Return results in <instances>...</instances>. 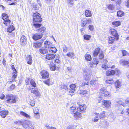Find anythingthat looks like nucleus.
<instances>
[{
	"instance_id": "nucleus-25",
	"label": "nucleus",
	"mask_w": 129,
	"mask_h": 129,
	"mask_svg": "<svg viewBox=\"0 0 129 129\" xmlns=\"http://www.w3.org/2000/svg\"><path fill=\"white\" fill-rule=\"evenodd\" d=\"M120 63L123 65H127L129 67V60L127 61L123 60H122L120 61Z\"/></svg>"
},
{
	"instance_id": "nucleus-12",
	"label": "nucleus",
	"mask_w": 129,
	"mask_h": 129,
	"mask_svg": "<svg viewBox=\"0 0 129 129\" xmlns=\"http://www.w3.org/2000/svg\"><path fill=\"white\" fill-rule=\"evenodd\" d=\"M44 46L46 48L49 49L52 46V44L50 42L46 41L44 43Z\"/></svg>"
},
{
	"instance_id": "nucleus-42",
	"label": "nucleus",
	"mask_w": 129,
	"mask_h": 129,
	"mask_svg": "<svg viewBox=\"0 0 129 129\" xmlns=\"http://www.w3.org/2000/svg\"><path fill=\"white\" fill-rule=\"evenodd\" d=\"M34 117L37 119H39L40 117V115L39 113L34 114Z\"/></svg>"
},
{
	"instance_id": "nucleus-31",
	"label": "nucleus",
	"mask_w": 129,
	"mask_h": 129,
	"mask_svg": "<svg viewBox=\"0 0 129 129\" xmlns=\"http://www.w3.org/2000/svg\"><path fill=\"white\" fill-rule=\"evenodd\" d=\"M115 38L114 37L109 36L108 37V43L110 44L113 43L114 41Z\"/></svg>"
},
{
	"instance_id": "nucleus-5",
	"label": "nucleus",
	"mask_w": 129,
	"mask_h": 129,
	"mask_svg": "<svg viewBox=\"0 0 129 129\" xmlns=\"http://www.w3.org/2000/svg\"><path fill=\"white\" fill-rule=\"evenodd\" d=\"M99 53H100L99 59H102L104 58V54L103 51L101 50L99 48H97L95 49L93 52V55L94 57L96 56Z\"/></svg>"
},
{
	"instance_id": "nucleus-59",
	"label": "nucleus",
	"mask_w": 129,
	"mask_h": 129,
	"mask_svg": "<svg viewBox=\"0 0 129 129\" xmlns=\"http://www.w3.org/2000/svg\"><path fill=\"white\" fill-rule=\"evenodd\" d=\"M117 103L119 104V105H121L124 106V104L121 101H118L117 102Z\"/></svg>"
},
{
	"instance_id": "nucleus-4",
	"label": "nucleus",
	"mask_w": 129,
	"mask_h": 129,
	"mask_svg": "<svg viewBox=\"0 0 129 129\" xmlns=\"http://www.w3.org/2000/svg\"><path fill=\"white\" fill-rule=\"evenodd\" d=\"M105 112L103 111L100 114L99 113H94L95 115V117L92 119V121L94 122H97L99 118L101 119L105 117Z\"/></svg>"
},
{
	"instance_id": "nucleus-46",
	"label": "nucleus",
	"mask_w": 129,
	"mask_h": 129,
	"mask_svg": "<svg viewBox=\"0 0 129 129\" xmlns=\"http://www.w3.org/2000/svg\"><path fill=\"white\" fill-rule=\"evenodd\" d=\"M31 84L34 87H36V84L35 81L33 79H31L30 82Z\"/></svg>"
},
{
	"instance_id": "nucleus-64",
	"label": "nucleus",
	"mask_w": 129,
	"mask_h": 129,
	"mask_svg": "<svg viewBox=\"0 0 129 129\" xmlns=\"http://www.w3.org/2000/svg\"><path fill=\"white\" fill-rule=\"evenodd\" d=\"M125 5L128 7L129 8V0H128L126 2Z\"/></svg>"
},
{
	"instance_id": "nucleus-7",
	"label": "nucleus",
	"mask_w": 129,
	"mask_h": 129,
	"mask_svg": "<svg viewBox=\"0 0 129 129\" xmlns=\"http://www.w3.org/2000/svg\"><path fill=\"white\" fill-rule=\"evenodd\" d=\"M86 108V105L85 104L79 105L77 106V110L80 112L85 111Z\"/></svg>"
},
{
	"instance_id": "nucleus-3",
	"label": "nucleus",
	"mask_w": 129,
	"mask_h": 129,
	"mask_svg": "<svg viewBox=\"0 0 129 129\" xmlns=\"http://www.w3.org/2000/svg\"><path fill=\"white\" fill-rule=\"evenodd\" d=\"M6 100L7 103H14L16 102V97L11 94H8L6 96Z\"/></svg>"
},
{
	"instance_id": "nucleus-2",
	"label": "nucleus",
	"mask_w": 129,
	"mask_h": 129,
	"mask_svg": "<svg viewBox=\"0 0 129 129\" xmlns=\"http://www.w3.org/2000/svg\"><path fill=\"white\" fill-rule=\"evenodd\" d=\"M77 106L76 105H73L70 109L71 114L76 119H78L81 116V114L77 110Z\"/></svg>"
},
{
	"instance_id": "nucleus-40",
	"label": "nucleus",
	"mask_w": 129,
	"mask_h": 129,
	"mask_svg": "<svg viewBox=\"0 0 129 129\" xmlns=\"http://www.w3.org/2000/svg\"><path fill=\"white\" fill-rule=\"evenodd\" d=\"M15 29V28L14 27L13 25H11L8 28V31L9 33H11Z\"/></svg>"
},
{
	"instance_id": "nucleus-44",
	"label": "nucleus",
	"mask_w": 129,
	"mask_h": 129,
	"mask_svg": "<svg viewBox=\"0 0 129 129\" xmlns=\"http://www.w3.org/2000/svg\"><path fill=\"white\" fill-rule=\"evenodd\" d=\"M92 63L93 64L96 65L99 63V61L98 59L96 58H94L92 62Z\"/></svg>"
},
{
	"instance_id": "nucleus-20",
	"label": "nucleus",
	"mask_w": 129,
	"mask_h": 129,
	"mask_svg": "<svg viewBox=\"0 0 129 129\" xmlns=\"http://www.w3.org/2000/svg\"><path fill=\"white\" fill-rule=\"evenodd\" d=\"M39 52L41 54H45L48 53V51L46 48H42L39 49Z\"/></svg>"
},
{
	"instance_id": "nucleus-30",
	"label": "nucleus",
	"mask_w": 129,
	"mask_h": 129,
	"mask_svg": "<svg viewBox=\"0 0 129 129\" xmlns=\"http://www.w3.org/2000/svg\"><path fill=\"white\" fill-rule=\"evenodd\" d=\"M26 59L27 63L31 64L32 63V57L30 55H29Z\"/></svg>"
},
{
	"instance_id": "nucleus-9",
	"label": "nucleus",
	"mask_w": 129,
	"mask_h": 129,
	"mask_svg": "<svg viewBox=\"0 0 129 129\" xmlns=\"http://www.w3.org/2000/svg\"><path fill=\"white\" fill-rule=\"evenodd\" d=\"M40 73L43 78L46 79L48 78L49 77L48 73L47 71L42 70L40 72Z\"/></svg>"
},
{
	"instance_id": "nucleus-57",
	"label": "nucleus",
	"mask_w": 129,
	"mask_h": 129,
	"mask_svg": "<svg viewBox=\"0 0 129 129\" xmlns=\"http://www.w3.org/2000/svg\"><path fill=\"white\" fill-rule=\"evenodd\" d=\"M97 80H92L90 81V84L91 85L95 84V83L96 82Z\"/></svg>"
},
{
	"instance_id": "nucleus-43",
	"label": "nucleus",
	"mask_w": 129,
	"mask_h": 129,
	"mask_svg": "<svg viewBox=\"0 0 129 129\" xmlns=\"http://www.w3.org/2000/svg\"><path fill=\"white\" fill-rule=\"evenodd\" d=\"M68 89L67 86L66 85L63 84L61 85L60 89L61 90L64 89L67 90Z\"/></svg>"
},
{
	"instance_id": "nucleus-55",
	"label": "nucleus",
	"mask_w": 129,
	"mask_h": 129,
	"mask_svg": "<svg viewBox=\"0 0 129 129\" xmlns=\"http://www.w3.org/2000/svg\"><path fill=\"white\" fill-rule=\"evenodd\" d=\"M122 53L123 56H125L127 55L128 54V52L125 50H123L122 51Z\"/></svg>"
},
{
	"instance_id": "nucleus-39",
	"label": "nucleus",
	"mask_w": 129,
	"mask_h": 129,
	"mask_svg": "<svg viewBox=\"0 0 129 129\" xmlns=\"http://www.w3.org/2000/svg\"><path fill=\"white\" fill-rule=\"evenodd\" d=\"M85 57L86 60L88 61H91V56L89 54H86L85 55Z\"/></svg>"
},
{
	"instance_id": "nucleus-37",
	"label": "nucleus",
	"mask_w": 129,
	"mask_h": 129,
	"mask_svg": "<svg viewBox=\"0 0 129 129\" xmlns=\"http://www.w3.org/2000/svg\"><path fill=\"white\" fill-rule=\"evenodd\" d=\"M50 69L52 71L55 70L56 68L55 65L53 63H51L50 65Z\"/></svg>"
},
{
	"instance_id": "nucleus-6",
	"label": "nucleus",
	"mask_w": 129,
	"mask_h": 129,
	"mask_svg": "<svg viewBox=\"0 0 129 129\" xmlns=\"http://www.w3.org/2000/svg\"><path fill=\"white\" fill-rule=\"evenodd\" d=\"M2 18L4 20V23L5 24L7 25H9L11 22L10 20L9 19L8 15L5 13H3L2 15Z\"/></svg>"
},
{
	"instance_id": "nucleus-1",
	"label": "nucleus",
	"mask_w": 129,
	"mask_h": 129,
	"mask_svg": "<svg viewBox=\"0 0 129 129\" xmlns=\"http://www.w3.org/2000/svg\"><path fill=\"white\" fill-rule=\"evenodd\" d=\"M33 25L36 28L40 27L41 24L38 22H41L42 21V18L40 15L38 13H34L33 15Z\"/></svg>"
},
{
	"instance_id": "nucleus-47",
	"label": "nucleus",
	"mask_w": 129,
	"mask_h": 129,
	"mask_svg": "<svg viewBox=\"0 0 129 129\" xmlns=\"http://www.w3.org/2000/svg\"><path fill=\"white\" fill-rule=\"evenodd\" d=\"M33 112L34 114L39 113V109L37 107L33 109Z\"/></svg>"
},
{
	"instance_id": "nucleus-26",
	"label": "nucleus",
	"mask_w": 129,
	"mask_h": 129,
	"mask_svg": "<svg viewBox=\"0 0 129 129\" xmlns=\"http://www.w3.org/2000/svg\"><path fill=\"white\" fill-rule=\"evenodd\" d=\"M42 43V42L34 43L33 47L36 48H39L41 46Z\"/></svg>"
},
{
	"instance_id": "nucleus-21",
	"label": "nucleus",
	"mask_w": 129,
	"mask_h": 129,
	"mask_svg": "<svg viewBox=\"0 0 129 129\" xmlns=\"http://www.w3.org/2000/svg\"><path fill=\"white\" fill-rule=\"evenodd\" d=\"M26 41V38L24 35H22L21 38L20 42L22 45H24Z\"/></svg>"
},
{
	"instance_id": "nucleus-29",
	"label": "nucleus",
	"mask_w": 129,
	"mask_h": 129,
	"mask_svg": "<svg viewBox=\"0 0 129 129\" xmlns=\"http://www.w3.org/2000/svg\"><path fill=\"white\" fill-rule=\"evenodd\" d=\"M112 24L114 26L117 27L121 24V22L118 21H113L112 22Z\"/></svg>"
},
{
	"instance_id": "nucleus-45",
	"label": "nucleus",
	"mask_w": 129,
	"mask_h": 129,
	"mask_svg": "<svg viewBox=\"0 0 129 129\" xmlns=\"http://www.w3.org/2000/svg\"><path fill=\"white\" fill-rule=\"evenodd\" d=\"M115 8L114 5L112 4L109 5L108 6V8L109 10H113Z\"/></svg>"
},
{
	"instance_id": "nucleus-54",
	"label": "nucleus",
	"mask_w": 129,
	"mask_h": 129,
	"mask_svg": "<svg viewBox=\"0 0 129 129\" xmlns=\"http://www.w3.org/2000/svg\"><path fill=\"white\" fill-rule=\"evenodd\" d=\"M88 82H83L82 84H81V86L82 87H83L85 85H88Z\"/></svg>"
},
{
	"instance_id": "nucleus-41",
	"label": "nucleus",
	"mask_w": 129,
	"mask_h": 129,
	"mask_svg": "<svg viewBox=\"0 0 129 129\" xmlns=\"http://www.w3.org/2000/svg\"><path fill=\"white\" fill-rule=\"evenodd\" d=\"M114 81V80L113 79H108L106 81V83L109 84L113 83Z\"/></svg>"
},
{
	"instance_id": "nucleus-48",
	"label": "nucleus",
	"mask_w": 129,
	"mask_h": 129,
	"mask_svg": "<svg viewBox=\"0 0 129 129\" xmlns=\"http://www.w3.org/2000/svg\"><path fill=\"white\" fill-rule=\"evenodd\" d=\"M84 39L86 40H88L89 39L91 38L90 36L88 35H85L84 36Z\"/></svg>"
},
{
	"instance_id": "nucleus-22",
	"label": "nucleus",
	"mask_w": 129,
	"mask_h": 129,
	"mask_svg": "<svg viewBox=\"0 0 129 129\" xmlns=\"http://www.w3.org/2000/svg\"><path fill=\"white\" fill-rule=\"evenodd\" d=\"M115 86L116 88L119 87L121 85V81L118 80L115 82Z\"/></svg>"
},
{
	"instance_id": "nucleus-63",
	"label": "nucleus",
	"mask_w": 129,
	"mask_h": 129,
	"mask_svg": "<svg viewBox=\"0 0 129 129\" xmlns=\"http://www.w3.org/2000/svg\"><path fill=\"white\" fill-rule=\"evenodd\" d=\"M30 79L29 78H27L25 80V82L27 84V85L28 84L29 82Z\"/></svg>"
},
{
	"instance_id": "nucleus-53",
	"label": "nucleus",
	"mask_w": 129,
	"mask_h": 129,
	"mask_svg": "<svg viewBox=\"0 0 129 129\" xmlns=\"http://www.w3.org/2000/svg\"><path fill=\"white\" fill-rule=\"evenodd\" d=\"M30 104L32 106H34L35 104V102L32 100H31L29 102Z\"/></svg>"
},
{
	"instance_id": "nucleus-32",
	"label": "nucleus",
	"mask_w": 129,
	"mask_h": 129,
	"mask_svg": "<svg viewBox=\"0 0 129 129\" xmlns=\"http://www.w3.org/2000/svg\"><path fill=\"white\" fill-rule=\"evenodd\" d=\"M88 92L87 91L83 90L80 91V93L82 95H84V96H87L88 94Z\"/></svg>"
},
{
	"instance_id": "nucleus-50",
	"label": "nucleus",
	"mask_w": 129,
	"mask_h": 129,
	"mask_svg": "<svg viewBox=\"0 0 129 129\" xmlns=\"http://www.w3.org/2000/svg\"><path fill=\"white\" fill-rule=\"evenodd\" d=\"M28 127H29V129H34L33 124H32L30 122L29 124Z\"/></svg>"
},
{
	"instance_id": "nucleus-24",
	"label": "nucleus",
	"mask_w": 129,
	"mask_h": 129,
	"mask_svg": "<svg viewBox=\"0 0 129 129\" xmlns=\"http://www.w3.org/2000/svg\"><path fill=\"white\" fill-rule=\"evenodd\" d=\"M104 103V106L107 107H109L111 105V103L110 101H103Z\"/></svg>"
},
{
	"instance_id": "nucleus-34",
	"label": "nucleus",
	"mask_w": 129,
	"mask_h": 129,
	"mask_svg": "<svg viewBox=\"0 0 129 129\" xmlns=\"http://www.w3.org/2000/svg\"><path fill=\"white\" fill-rule=\"evenodd\" d=\"M124 13L121 10L118 11L117 13V16L119 17H121L123 16L124 15Z\"/></svg>"
},
{
	"instance_id": "nucleus-35",
	"label": "nucleus",
	"mask_w": 129,
	"mask_h": 129,
	"mask_svg": "<svg viewBox=\"0 0 129 129\" xmlns=\"http://www.w3.org/2000/svg\"><path fill=\"white\" fill-rule=\"evenodd\" d=\"M20 114L21 115L26 117L27 118L30 119L31 118V117L27 114L25 112H20Z\"/></svg>"
},
{
	"instance_id": "nucleus-38",
	"label": "nucleus",
	"mask_w": 129,
	"mask_h": 129,
	"mask_svg": "<svg viewBox=\"0 0 129 129\" xmlns=\"http://www.w3.org/2000/svg\"><path fill=\"white\" fill-rule=\"evenodd\" d=\"M81 26L83 27H85L86 24H87L86 20H81Z\"/></svg>"
},
{
	"instance_id": "nucleus-33",
	"label": "nucleus",
	"mask_w": 129,
	"mask_h": 129,
	"mask_svg": "<svg viewBox=\"0 0 129 129\" xmlns=\"http://www.w3.org/2000/svg\"><path fill=\"white\" fill-rule=\"evenodd\" d=\"M49 51L50 52H52L53 53H55L57 51V49L55 47H53L52 46L49 49Z\"/></svg>"
},
{
	"instance_id": "nucleus-11",
	"label": "nucleus",
	"mask_w": 129,
	"mask_h": 129,
	"mask_svg": "<svg viewBox=\"0 0 129 129\" xmlns=\"http://www.w3.org/2000/svg\"><path fill=\"white\" fill-rule=\"evenodd\" d=\"M43 35V34L41 33L36 34H35L33 37V39L35 40H37L41 38Z\"/></svg>"
},
{
	"instance_id": "nucleus-58",
	"label": "nucleus",
	"mask_w": 129,
	"mask_h": 129,
	"mask_svg": "<svg viewBox=\"0 0 129 129\" xmlns=\"http://www.w3.org/2000/svg\"><path fill=\"white\" fill-rule=\"evenodd\" d=\"M86 21L87 22V23L89 24H90L92 22L91 19L90 18H88L86 20Z\"/></svg>"
},
{
	"instance_id": "nucleus-28",
	"label": "nucleus",
	"mask_w": 129,
	"mask_h": 129,
	"mask_svg": "<svg viewBox=\"0 0 129 129\" xmlns=\"http://www.w3.org/2000/svg\"><path fill=\"white\" fill-rule=\"evenodd\" d=\"M13 74H14L13 75L12 81H10V82H12L13 80H14L15 78L17 77V72L15 69L14 70H12Z\"/></svg>"
},
{
	"instance_id": "nucleus-36",
	"label": "nucleus",
	"mask_w": 129,
	"mask_h": 129,
	"mask_svg": "<svg viewBox=\"0 0 129 129\" xmlns=\"http://www.w3.org/2000/svg\"><path fill=\"white\" fill-rule=\"evenodd\" d=\"M91 77L90 75L88 74H85L84 75V79L86 81L89 80Z\"/></svg>"
},
{
	"instance_id": "nucleus-10",
	"label": "nucleus",
	"mask_w": 129,
	"mask_h": 129,
	"mask_svg": "<svg viewBox=\"0 0 129 129\" xmlns=\"http://www.w3.org/2000/svg\"><path fill=\"white\" fill-rule=\"evenodd\" d=\"M100 92L103 96H104L105 97L108 96L110 94V93L106 89L103 88L101 89Z\"/></svg>"
},
{
	"instance_id": "nucleus-52",
	"label": "nucleus",
	"mask_w": 129,
	"mask_h": 129,
	"mask_svg": "<svg viewBox=\"0 0 129 129\" xmlns=\"http://www.w3.org/2000/svg\"><path fill=\"white\" fill-rule=\"evenodd\" d=\"M88 28L91 31H92L94 29V26L92 25H89L88 26Z\"/></svg>"
},
{
	"instance_id": "nucleus-23",
	"label": "nucleus",
	"mask_w": 129,
	"mask_h": 129,
	"mask_svg": "<svg viewBox=\"0 0 129 129\" xmlns=\"http://www.w3.org/2000/svg\"><path fill=\"white\" fill-rule=\"evenodd\" d=\"M55 56L54 55L50 54L47 55H46L45 58L48 60H51L55 58Z\"/></svg>"
},
{
	"instance_id": "nucleus-56",
	"label": "nucleus",
	"mask_w": 129,
	"mask_h": 129,
	"mask_svg": "<svg viewBox=\"0 0 129 129\" xmlns=\"http://www.w3.org/2000/svg\"><path fill=\"white\" fill-rule=\"evenodd\" d=\"M17 125H22V121H18L14 122Z\"/></svg>"
},
{
	"instance_id": "nucleus-14",
	"label": "nucleus",
	"mask_w": 129,
	"mask_h": 129,
	"mask_svg": "<svg viewBox=\"0 0 129 129\" xmlns=\"http://www.w3.org/2000/svg\"><path fill=\"white\" fill-rule=\"evenodd\" d=\"M8 111L6 110H3L1 111L0 115L2 118H5L8 114Z\"/></svg>"
},
{
	"instance_id": "nucleus-61",
	"label": "nucleus",
	"mask_w": 129,
	"mask_h": 129,
	"mask_svg": "<svg viewBox=\"0 0 129 129\" xmlns=\"http://www.w3.org/2000/svg\"><path fill=\"white\" fill-rule=\"evenodd\" d=\"M68 2L69 3V4L70 5L71 7L73 6V1H72L71 0H68Z\"/></svg>"
},
{
	"instance_id": "nucleus-17",
	"label": "nucleus",
	"mask_w": 129,
	"mask_h": 129,
	"mask_svg": "<svg viewBox=\"0 0 129 129\" xmlns=\"http://www.w3.org/2000/svg\"><path fill=\"white\" fill-rule=\"evenodd\" d=\"M66 56L70 57L72 59H74L75 58L76 56L74 53L72 52H69L66 54Z\"/></svg>"
},
{
	"instance_id": "nucleus-15",
	"label": "nucleus",
	"mask_w": 129,
	"mask_h": 129,
	"mask_svg": "<svg viewBox=\"0 0 129 129\" xmlns=\"http://www.w3.org/2000/svg\"><path fill=\"white\" fill-rule=\"evenodd\" d=\"M30 121H22V125L23 127L25 128L28 127Z\"/></svg>"
},
{
	"instance_id": "nucleus-62",
	"label": "nucleus",
	"mask_w": 129,
	"mask_h": 129,
	"mask_svg": "<svg viewBox=\"0 0 129 129\" xmlns=\"http://www.w3.org/2000/svg\"><path fill=\"white\" fill-rule=\"evenodd\" d=\"M5 97V95L2 93L0 94V99L1 100L4 99Z\"/></svg>"
},
{
	"instance_id": "nucleus-8",
	"label": "nucleus",
	"mask_w": 129,
	"mask_h": 129,
	"mask_svg": "<svg viewBox=\"0 0 129 129\" xmlns=\"http://www.w3.org/2000/svg\"><path fill=\"white\" fill-rule=\"evenodd\" d=\"M110 31L112 35L115 37L116 40H117L118 39V35L115 29L113 28L111 29H110Z\"/></svg>"
},
{
	"instance_id": "nucleus-49",
	"label": "nucleus",
	"mask_w": 129,
	"mask_h": 129,
	"mask_svg": "<svg viewBox=\"0 0 129 129\" xmlns=\"http://www.w3.org/2000/svg\"><path fill=\"white\" fill-rule=\"evenodd\" d=\"M45 27H42L39 29L38 30H37L39 31L43 32L42 33H43L45 30Z\"/></svg>"
},
{
	"instance_id": "nucleus-27",
	"label": "nucleus",
	"mask_w": 129,
	"mask_h": 129,
	"mask_svg": "<svg viewBox=\"0 0 129 129\" xmlns=\"http://www.w3.org/2000/svg\"><path fill=\"white\" fill-rule=\"evenodd\" d=\"M103 70H106L111 67V65L110 64L108 65L107 63L103 64L102 66Z\"/></svg>"
},
{
	"instance_id": "nucleus-19",
	"label": "nucleus",
	"mask_w": 129,
	"mask_h": 129,
	"mask_svg": "<svg viewBox=\"0 0 129 129\" xmlns=\"http://www.w3.org/2000/svg\"><path fill=\"white\" fill-rule=\"evenodd\" d=\"M70 87L71 89L69 92L74 93L75 90L76 85L75 84H72L70 85Z\"/></svg>"
},
{
	"instance_id": "nucleus-16",
	"label": "nucleus",
	"mask_w": 129,
	"mask_h": 129,
	"mask_svg": "<svg viewBox=\"0 0 129 129\" xmlns=\"http://www.w3.org/2000/svg\"><path fill=\"white\" fill-rule=\"evenodd\" d=\"M115 73V71L114 70H108L106 72V75L107 76L112 75H114Z\"/></svg>"
},
{
	"instance_id": "nucleus-13",
	"label": "nucleus",
	"mask_w": 129,
	"mask_h": 129,
	"mask_svg": "<svg viewBox=\"0 0 129 129\" xmlns=\"http://www.w3.org/2000/svg\"><path fill=\"white\" fill-rule=\"evenodd\" d=\"M31 90V92L34 94H35V95L38 96H40L41 95L40 92L38 91V89L37 88L33 89L32 88Z\"/></svg>"
},
{
	"instance_id": "nucleus-60",
	"label": "nucleus",
	"mask_w": 129,
	"mask_h": 129,
	"mask_svg": "<svg viewBox=\"0 0 129 129\" xmlns=\"http://www.w3.org/2000/svg\"><path fill=\"white\" fill-rule=\"evenodd\" d=\"M45 83L48 85H50L51 84L49 79H48L46 80L45 82Z\"/></svg>"
},
{
	"instance_id": "nucleus-51",
	"label": "nucleus",
	"mask_w": 129,
	"mask_h": 129,
	"mask_svg": "<svg viewBox=\"0 0 129 129\" xmlns=\"http://www.w3.org/2000/svg\"><path fill=\"white\" fill-rule=\"evenodd\" d=\"M63 52H67V51L68 50V48L66 46V45H64L63 46Z\"/></svg>"
},
{
	"instance_id": "nucleus-18",
	"label": "nucleus",
	"mask_w": 129,
	"mask_h": 129,
	"mask_svg": "<svg viewBox=\"0 0 129 129\" xmlns=\"http://www.w3.org/2000/svg\"><path fill=\"white\" fill-rule=\"evenodd\" d=\"M85 15L86 17H89L92 16L91 11L89 10H87L85 11Z\"/></svg>"
}]
</instances>
